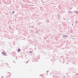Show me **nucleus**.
<instances>
[{"mask_svg":"<svg viewBox=\"0 0 78 78\" xmlns=\"http://www.w3.org/2000/svg\"><path fill=\"white\" fill-rule=\"evenodd\" d=\"M74 12H75L76 14H78V11H74Z\"/></svg>","mask_w":78,"mask_h":78,"instance_id":"nucleus-5","label":"nucleus"},{"mask_svg":"<svg viewBox=\"0 0 78 78\" xmlns=\"http://www.w3.org/2000/svg\"><path fill=\"white\" fill-rule=\"evenodd\" d=\"M40 32L39 31L37 30L36 32V34H39Z\"/></svg>","mask_w":78,"mask_h":78,"instance_id":"nucleus-2","label":"nucleus"},{"mask_svg":"<svg viewBox=\"0 0 78 78\" xmlns=\"http://www.w3.org/2000/svg\"><path fill=\"white\" fill-rule=\"evenodd\" d=\"M48 72H49V71L48 70V71H47V72L48 73Z\"/></svg>","mask_w":78,"mask_h":78,"instance_id":"nucleus-9","label":"nucleus"},{"mask_svg":"<svg viewBox=\"0 0 78 78\" xmlns=\"http://www.w3.org/2000/svg\"><path fill=\"white\" fill-rule=\"evenodd\" d=\"M2 61H3V60H2Z\"/></svg>","mask_w":78,"mask_h":78,"instance_id":"nucleus-15","label":"nucleus"},{"mask_svg":"<svg viewBox=\"0 0 78 78\" xmlns=\"http://www.w3.org/2000/svg\"><path fill=\"white\" fill-rule=\"evenodd\" d=\"M72 14V13H71V14Z\"/></svg>","mask_w":78,"mask_h":78,"instance_id":"nucleus-14","label":"nucleus"},{"mask_svg":"<svg viewBox=\"0 0 78 78\" xmlns=\"http://www.w3.org/2000/svg\"><path fill=\"white\" fill-rule=\"evenodd\" d=\"M76 23H78V21H77V22H76Z\"/></svg>","mask_w":78,"mask_h":78,"instance_id":"nucleus-12","label":"nucleus"},{"mask_svg":"<svg viewBox=\"0 0 78 78\" xmlns=\"http://www.w3.org/2000/svg\"><path fill=\"white\" fill-rule=\"evenodd\" d=\"M17 51H18V52L20 51V49L19 48L17 50Z\"/></svg>","mask_w":78,"mask_h":78,"instance_id":"nucleus-4","label":"nucleus"},{"mask_svg":"<svg viewBox=\"0 0 78 78\" xmlns=\"http://www.w3.org/2000/svg\"><path fill=\"white\" fill-rule=\"evenodd\" d=\"M28 62H29V61H28V62H26V63H28Z\"/></svg>","mask_w":78,"mask_h":78,"instance_id":"nucleus-7","label":"nucleus"},{"mask_svg":"<svg viewBox=\"0 0 78 78\" xmlns=\"http://www.w3.org/2000/svg\"><path fill=\"white\" fill-rule=\"evenodd\" d=\"M32 53V51H30V53Z\"/></svg>","mask_w":78,"mask_h":78,"instance_id":"nucleus-6","label":"nucleus"},{"mask_svg":"<svg viewBox=\"0 0 78 78\" xmlns=\"http://www.w3.org/2000/svg\"><path fill=\"white\" fill-rule=\"evenodd\" d=\"M12 13H14V11H13L12 12Z\"/></svg>","mask_w":78,"mask_h":78,"instance_id":"nucleus-8","label":"nucleus"},{"mask_svg":"<svg viewBox=\"0 0 78 78\" xmlns=\"http://www.w3.org/2000/svg\"><path fill=\"white\" fill-rule=\"evenodd\" d=\"M72 25H73V24H72Z\"/></svg>","mask_w":78,"mask_h":78,"instance_id":"nucleus-13","label":"nucleus"},{"mask_svg":"<svg viewBox=\"0 0 78 78\" xmlns=\"http://www.w3.org/2000/svg\"><path fill=\"white\" fill-rule=\"evenodd\" d=\"M72 13V12H69V13Z\"/></svg>","mask_w":78,"mask_h":78,"instance_id":"nucleus-10","label":"nucleus"},{"mask_svg":"<svg viewBox=\"0 0 78 78\" xmlns=\"http://www.w3.org/2000/svg\"><path fill=\"white\" fill-rule=\"evenodd\" d=\"M63 37L64 38H65V37H68V36L66 35H63Z\"/></svg>","mask_w":78,"mask_h":78,"instance_id":"nucleus-3","label":"nucleus"},{"mask_svg":"<svg viewBox=\"0 0 78 78\" xmlns=\"http://www.w3.org/2000/svg\"><path fill=\"white\" fill-rule=\"evenodd\" d=\"M2 53L4 55V56H7V54H6V52H5L4 51H3L2 52Z\"/></svg>","mask_w":78,"mask_h":78,"instance_id":"nucleus-1","label":"nucleus"},{"mask_svg":"<svg viewBox=\"0 0 78 78\" xmlns=\"http://www.w3.org/2000/svg\"><path fill=\"white\" fill-rule=\"evenodd\" d=\"M8 68H10V67H9V66H8Z\"/></svg>","mask_w":78,"mask_h":78,"instance_id":"nucleus-11","label":"nucleus"}]
</instances>
